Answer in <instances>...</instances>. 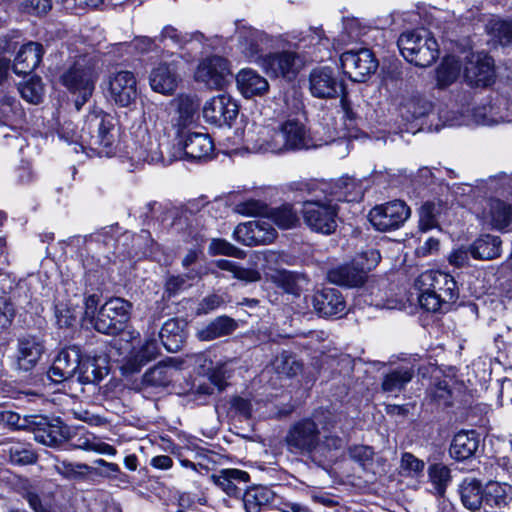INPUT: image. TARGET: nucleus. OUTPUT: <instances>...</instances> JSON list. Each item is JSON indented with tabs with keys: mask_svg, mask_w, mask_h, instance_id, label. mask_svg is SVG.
I'll return each instance as SVG.
<instances>
[{
	"mask_svg": "<svg viewBox=\"0 0 512 512\" xmlns=\"http://www.w3.org/2000/svg\"><path fill=\"white\" fill-rule=\"evenodd\" d=\"M419 290V304L429 312L446 311L459 296L455 279L439 270H427L415 281Z\"/></svg>",
	"mask_w": 512,
	"mask_h": 512,
	"instance_id": "f257e3e1",
	"label": "nucleus"
},
{
	"mask_svg": "<svg viewBox=\"0 0 512 512\" xmlns=\"http://www.w3.org/2000/svg\"><path fill=\"white\" fill-rule=\"evenodd\" d=\"M99 75V59L93 54H82L61 76V83L72 93L78 94L75 100L77 110L91 97Z\"/></svg>",
	"mask_w": 512,
	"mask_h": 512,
	"instance_id": "f03ea898",
	"label": "nucleus"
},
{
	"mask_svg": "<svg viewBox=\"0 0 512 512\" xmlns=\"http://www.w3.org/2000/svg\"><path fill=\"white\" fill-rule=\"evenodd\" d=\"M397 45L402 56L419 67H428L438 58L437 41L424 28L403 32L398 38Z\"/></svg>",
	"mask_w": 512,
	"mask_h": 512,
	"instance_id": "7ed1b4c3",
	"label": "nucleus"
},
{
	"mask_svg": "<svg viewBox=\"0 0 512 512\" xmlns=\"http://www.w3.org/2000/svg\"><path fill=\"white\" fill-rule=\"evenodd\" d=\"M339 206L327 195L323 198L303 202L301 215L309 230L322 235H331L337 229Z\"/></svg>",
	"mask_w": 512,
	"mask_h": 512,
	"instance_id": "20e7f679",
	"label": "nucleus"
},
{
	"mask_svg": "<svg viewBox=\"0 0 512 512\" xmlns=\"http://www.w3.org/2000/svg\"><path fill=\"white\" fill-rule=\"evenodd\" d=\"M86 125L91 132L89 144L100 155L110 157L117 148L115 119L103 111H94L87 116Z\"/></svg>",
	"mask_w": 512,
	"mask_h": 512,
	"instance_id": "39448f33",
	"label": "nucleus"
},
{
	"mask_svg": "<svg viewBox=\"0 0 512 512\" xmlns=\"http://www.w3.org/2000/svg\"><path fill=\"white\" fill-rule=\"evenodd\" d=\"M131 303L122 298H111L99 309L94 328L100 333L116 335L123 331L130 319Z\"/></svg>",
	"mask_w": 512,
	"mask_h": 512,
	"instance_id": "423d86ee",
	"label": "nucleus"
},
{
	"mask_svg": "<svg viewBox=\"0 0 512 512\" xmlns=\"http://www.w3.org/2000/svg\"><path fill=\"white\" fill-rule=\"evenodd\" d=\"M285 441L290 452L300 455H311L320 448V431L313 420L309 418L302 419L291 425Z\"/></svg>",
	"mask_w": 512,
	"mask_h": 512,
	"instance_id": "0eeeda50",
	"label": "nucleus"
},
{
	"mask_svg": "<svg viewBox=\"0 0 512 512\" xmlns=\"http://www.w3.org/2000/svg\"><path fill=\"white\" fill-rule=\"evenodd\" d=\"M247 149L255 153H285L279 124L276 127L253 124L244 134Z\"/></svg>",
	"mask_w": 512,
	"mask_h": 512,
	"instance_id": "6e6552de",
	"label": "nucleus"
},
{
	"mask_svg": "<svg viewBox=\"0 0 512 512\" xmlns=\"http://www.w3.org/2000/svg\"><path fill=\"white\" fill-rule=\"evenodd\" d=\"M340 61L344 73L354 82H364L378 67V61L368 48L346 51Z\"/></svg>",
	"mask_w": 512,
	"mask_h": 512,
	"instance_id": "1a4fd4ad",
	"label": "nucleus"
},
{
	"mask_svg": "<svg viewBox=\"0 0 512 512\" xmlns=\"http://www.w3.org/2000/svg\"><path fill=\"white\" fill-rule=\"evenodd\" d=\"M410 208L401 200L374 207L369 213L371 224L379 231L398 229L410 217Z\"/></svg>",
	"mask_w": 512,
	"mask_h": 512,
	"instance_id": "9d476101",
	"label": "nucleus"
},
{
	"mask_svg": "<svg viewBox=\"0 0 512 512\" xmlns=\"http://www.w3.org/2000/svg\"><path fill=\"white\" fill-rule=\"evenodd\" d=\"M29 432L34 435L35 441L49 447H56L68 439V428L59 419H49L43 415H35L30 422Z\"/></svg>",
	"mask_w": 512,
	"mask_h": 512,
	"instance_id": "9b49d317",
	"label": "nucleus"
},
{
	"mask_svg": "<svg viewBox=\"0 0 512 512\" xmlns=\"http://www.w3.org/2000/svg\"><path fill=\"white\" fill-rule=\"evenodd\" d=\"M238 115L236 101L227 94H219L205 102L203 117L207 123L216 126H230Z\"/></svg>",
	"mask_w": 512,
	"mask_h": 512,
	"instance_id": "f8f14e48",
	"label": "nucleus"
},
{
	"mask_svg": "<svg viewBox=\"0 0 512 512\" xmlns=\"http://www.w3.org/2000/svg\"><path fill=\"white\" fill-rule=\"evenodd\" d=\"M262 66L267 73L275 77L292 80L303 66L300 55L294 51H281L268 54L263 58Z\"/></svg>",
	"mask_w": 512,
	"mask_h": 512,
	"instance_id": "ddd939ff",
	"label": "nucleus"
},
{
	"mask_svg": "<svg viewBox=\"0 0 512 512\" xmlns=\"http://www.w3.org/2000/svg\"><path fill=\"white\" fill-rule=\"evenodd\" d=\"M234 238L246 246L265 245L273 242L277 232L266 220H253L237 225Z\"/></svg>",
	"mask_w": 512,
	"mask_h": 512,
	"instance_id": "4468645a",
	"label": "nucleus"
},
{
	"mask_svg": "<svg viewBox=\"0 0 512 512\" xmlns=\"http://www.w3.org/2000/svg\"><path fill=\"white\" fill-rule=\"evenodd\" d=\"M229 74L228 61L220 56H211L199 63L195 79L210 89H219L223 87Z\"/></svg>",
	"mask_w": 512,
	"mask_h": 512,
	"instance_id": "2eb2a0df",
	"label": "nucleus"
},
{
	"mask_svg": "<svg viewBox=\"0 0 512 512\" xmlns=\"http://www.w3.org/2000/svg\"><path fill=\"white\" fill-rule=\"evenodd\" d=\"M82 360L79 347L63 349L55 358L47 376L55 383L68 381L78 374Z\"/></svg>",
	"mask_w": 512,
	"mask_h": 512,
	"instance_id": "dca6fc26",
	"label": "nucleus"
},
{
	"mask_svg": "<svg viewBox=\"0 0 512 512\" xmlns=\"http://www.w3.org/2000/svg\"><path fill=\"white\" fill-rule=\"evenodd\" d=\"M309 89L317 98H335L344 91V85L330 67H318L311 71Z\"/></svg>",
	"mask_w": 512,
	"mask_h": 512,
	"instance_id": "f3484780",
	"label": "nucleus"
},
{
	"mask_svg": "<svg viewBox=\"0 0 512 512\" xmlns=\"http://www.w3.org/2000/svg\"><path fill=\"white\" fill-rule=\"evenodd\" d=\"M109 93L116 104L128 107L138 97L137 82L130 71H119L109 80Z\"/></svg>",
	"mask_w": 512,
	"mask_h": 512,
	"instance_id": "a211bd4d",
	"label": "nucleus"
},
{
	"mask_svg": "<svg viewBox=\"0 0 512 512\" xmlns=\"http://www.w3.org/2000/svg\"><path fill=\"white\" fill-rule=\"evenodd\" d=\"M464 77L469 85L485 87L494 79L493 59L486 54H473L464 67Z\"/></svg>",
	"mask_w": 512,
	"mask_h": 512,
	"instance_id": "6ab92c4d",
	"label": "nucleus"
},
{
	"mask_svg": "<svg viewBox=\"0 0 512 512\" xmlns=\"http://www.w3.org/2000/svg\"><path fill=\"white\" fill-rule=\"evenodd\" d=\"M44 344L36 336L25 335L17 339L15 363L19 370H32L44 353Z\"/></svg>",
	"mask_w": 512,
	"mask_h": 512,
	"instance_id": "aec40b11",
	"label": "nucleus"
},
{
	"mask_svg": "<svg viewBox=\"0 0 512 512\" xmlns=\"http://www.w3.org/2000/svg\"><path fill=\"white\" fill-rule=\"evenodd\" d=\"M279 127L283 137L285 153L309 149L314 146L308 130L298 119L288 118L279 123Z\"/></svg>",
	"mask_w": 512,
	"mask_h": 512,
	"instance_id": "412c9836",
	"label": "nucleus"
},
{
	"mask_svg": "<svg viewBox=\"0 0 512 512\" xmlns=\"http://www.w3.org/2000/svg\"><path fill=\"white\" fill-rule=\"evenodd\" d=\"M479 217L483 225L502 231L512 223V208L503 200L490 198L485 201Z\"/></svg>",
	"mask_w": 512,
	"mask_h": 512,
	"instance_id": "4be33fe9",
	"label": "nucleus"
},
{
	"mask_svg": "<svg viewBox=\"0 0 512 512\" xmlns=\"http://www.w3.org/2000/svg\"><path fill=\"white\" fill-rule=\"evenodd\" d=\"M312 303L316 312L324 317L341 315L346 308L342 294L335 288H324L316 292Z\"/></svg>",
	"mask_w": 512,
	"mask_h": 512,
	"instance_id": "5701e85b",
	"label": "nucleus"
},
{
	"mask_svg": "<svg viewBox=\"0 0 512 512\" xmlns=\"http://www.w3.org/2000/svg\"><path fill=\"white\" fill-rule=\"evenodd\" d=\"M179 81L180 77L174 64L160 63L152 69L149 76L152 90L163 95H172Z\"/></svg>",
	"mask_w": 512,
	"mask_h": 512,
	"instance_id": "b1692460",
	"label": "nucleus"
},
{
	"mask_svg": "<svg viewBox=\"0 0 512 512\" xmlns=\"http://www.w3.org/2000/svg\"><path fill=\"white\" fill-rule=\"evenodd\" d=\"M236 85L241 95L247 99L262 97L269 91L267 79L251 68L241 69L237 73Z\"/></svg>",
	"mask_w": 512,
	"mask_h": 512,
	"instance_id": "393cba45",
	"label": "nucleus"
},
{
	"mask_svg": "<svg viewBox=\"0 0 512 512\" xmlns=\"http://www.w3.org/2000/svg\"><path fill=\"white\" fill-rule=\"evenodd\" d=\"M458 493L462 505L471 512L485 509L486 485L483 487L480 480L475 477H466L458 486Z\"/></svg>",
	"mask_w": 512,
	"mask_h": 512,
	"instance_id": "a878e982",
	"label": "nucleus"
},
{
	"mask_svg": "<svg viewBox=\"0 0 512 512\" xmlns=\"http://www.w3.org/2000/svg\"><path fill=\"white\" fill-rule=\"evenodd\" d=\"M269 43L268 36L259 30L247 28L239 32V47L242 54L251 62H258Z\"/></svg>",
	"mask_w": 512,
	"mask_h": 512,
	"instance_id": "bb28decb",
	"label": "nucleus"
},
{
	"mask_svg": "<svg viewBox=\"0 0 512 512\" xmlns=\"http://www.w3.org/2000/svg\"><path fill=\"white\" fill-rule=\"evenodd\" d=\"M80 298L58 295L54 301V317L60 328L73 326L79 315Z\"/></svg>",
	"mask_w": 512,
	"mask_h": 512,
	"instance_id": "cd10ccee",
	"label": "nucleus"
},
{
	"mask_svg": "<svg viewBox=\"0 0 512 512\" xmlns=\"http://www.w3.org/2000/svg\"><path fill=\"white\" fill-rule=\"evenodd\" d=\"M43 48L39 43L29 42L18 51L13 65V71L18 75H27L40 64Z\"/></svg>",
	"mask_w": 512,
	"mask_h": 512,
	"instance_id": "c85d7f7f",
	"label": "nucleus"
},
{
	"mask_svg": "<svg viewBox=\"0 0 512 512\" xmlns=\"http://www.w3.org/2000/svg\"><path fill=\"white\" fill-rule=\"evenodd\" d=\"M512 503V485L506 482L489 481L486 483L485 508L495 512H504Z\"/></svg>",
	"mask_w": 512,
	"mask_h": 512,
	"instance_id": "c756f323",
	"label": "nucleus"
},
{
	"mask_svg": "<svg viewBox=\"0 0 512 512\" xmlns=\"http://www.w3.org/2000/svg\"><path fill=\"white\" fill-rule=\"evenodd\" d=\"M0 447L1 455L14 465H30L38 459L36 452L28 443L9 440L0 442Z\"/></svg>",
	"mask_w": 512,
	"mask_h": 512,
	"instance_id": "7c9ffc66",
	"label": "nucleus"
},
{
	"mask_svg": "<svg viewBox=\"0 0 512 512\" xmlns=\"http://www.w3.org/2000/svg\"><path fill=\"white\" fill-rule=\"evenodd\" d=\"M183 151L193 160L209 159L214 152V143L208 134L190 133L183 143Z\"/></svg>",
	"mask_w": 512,
	"mask_h": 512,
	"instance_id": "2f4dec72",
	"label": "nucleus"
},
{
	"mask_svg": "<svg viewBox=\"0 0 512 512\" xmlns=\"http://www.w3.org/2000/svg\"><path fill=\"white\" fill-rule=\"evenodd\" d=\"M211 480L228 496L238 497L240 488L237 484L249 482L250 475L246 471L239 469H222L218 474L211 475Z\"/></svg>",
	"mask_w": 512,
	"mask_h": 512,
	"instance_id": "473e14b6",
	"label": "nucleus"
},
{
	"mask_svg": "<svg viewBox=\"0 0 512 512\" xmlns=\"http://www.w3.org/2000/svg\"><path fill=\"white\" fill-rule=\"evenodd\" d=\"M478 447L479 439L475 431H461L454 436L449 454L453 459L463 461L472 457Z\"/></svg>",
	"mask_w": 512,
	"mask_h": 512,
	"instance_id": "72a5a7b5",
	"label": "nucleus"
},
{
	"mask_svg": "<svg viewBox=\"0 0 512 512\" xmlns=\"http://www.w3.org/2000/svg\"><path fill=\"white\" fill-rule=\"evenodd\" d=\"M108 372L106 358L86 357L81 362L77 379L81 384H98Z\"/></svg>",
	"mask_w": 512,
	"mask_h": 512,
	"instance_id": "f704fd0d",
	"label": "nucleus"
},
{
	"mask_svg": "<svg viewBox=\"0 0 512 512\" xmlns=\"http://www.w3.org/2000/svg\"><path fill=\"white\" fill-rule=\"evenodd\" d=\"M327 196L333 199L334 203L338 202H354L363 196L362 184L354 178L343 177L338 179L331 187V191Z\"/></svg>",
	"mask_w": 512,
	"mask_h": 512,
	"instance_id": "c9c22d12",
	"label": "nucleus"
},
{
	"mask_svg": "<svg viewBox=\"0 0 512 512\" xmlns=\"http://www.w3.org/2000/svg\"><path fill=\"white\" fill-rule=\"evenodd\" d=\"M327 279L340 286L359 287L365 282L366 272L361 267L343 265L329 270Z\"/></svg>",
	"mask_w": 512,
	"mask_h": 512,
	"instance_id": "e433bc0d",
	"label": "nucleus"
},
{
	"mask_svg": "<svg viewBox=\"0 0 512 512\" xmlns=\"http://www.w3.org/2000/svg\"><path fill=\"white\" fill-rule=\"evenodd\" d=\"M159 337L168 352L179 351L185 340L183 323L174 318L167 320L160 330Z\"/></svg>",
	"mask_w": 512,
	"mask_h": 512,
	"instance_id": "4c0bfd02",
	"label": "nucleus"
},
{
	"mask_svg": "<svg viewBox=\"0 0 512 512\" xmlns=\"http://www.w3.org/2000/svg\"><path fill=\"white\" fill-rule=\"evenodd\" d=\"M238 327L237 322L228 316H219L205 327L197 331L201 341H212L220 337L231 335Z\"/></svg>",
	"mask_w": 512,
	"mask_h": 512,
	"instance_id": "58836bf2",
	"label": "nucleus"
},
{
	"mask_svg": "<svg viewBox=\"0 0 512 512\" xmlns=\"http://www.w3.org/2000/svg\"><path fill=\"white\" fill-rule=\"evenodd\" d=\"M502 241L498 236L486 234L470 246V254L477 260H491L500 256Z\"/></svg>",
	"mask_w": 512,
	"mask_h": 512,
	"instance_id": "ea45409f",
	"label": "nucleus"
},
{
	"mask_svg": "<svg viewBox=\"0 0 512 512\" xmlns=\"http://www.w3.org/2000/svg\"><path fill=\"white\" fill-rule=\"evenodd\" d=\"M430 110L431 103L420 95L405 97L399 105V114L407 122L425 116Z\"/></svg>",
	"mask_w": 512,
	"mask_h": 512,
	"instance_id": "a19ab883",
	"label": "nucleus"
},
{
	"mask_svg": "<svg viewBox=\"0 0 512 512\" xmlns=\"http://www.w3.org/2000/svg\"><path fill=\"white\" fill-rule=\"evenodd\" d=\"M412 366H400L387 373L382 381V389L388 393H399L414 377Z\"/></svg>",
	"mask_w": 512,
	"mask_h": 512,
	"instance_id": "79ce46f5",
	"label": "nucleus"
},
{
	"mask_svg": "<svg viewBox=\"0 0 512 512\" xmlns=\"http://www.w3.org/2000/svg\"><path fill=\"white\" fill-rule=\"evenodd\" d=\"M273 499V492L263 486H255L247 489L242 497L246 512H261L262 508L270 504Z\"/></svg>",
	"mask_w": 512,
	"mask_h": 512,
	"instance_id": "37998d69",
	"label": "nucleus"
},
{
	"mask_svg": "<svg viewBox=\"0 0 512 512\" xmlns=\"http://www.w3.org/2000/svg\"><path fill=\"white\" fill-rule=\"evenodd\" d=\"M131 158L137 162H147L150 164H166L171 161L170 158H165L162 145L156 139H151L150 137L145 145L135 148Z\"/></svg>",
	"mask_w": 512,
	"mask_h": 512,
	"instance_id": "c03bdc74",
	"label": "nucleus"
},
{
	"mask_svg": "<svg viewBox=\"0 0 512 512\" xmlns=\"http://www.w3.org/2000/svg\"><path fill=\"white\" fill-rule=\"evenodd\" d=\"M446 208L441 202H426L419 211V227L422 231H427L438 227L443 222V215Z\"/></svg>",
	"mask_w": 512,
	"mask_h": 512,
	"instance_id": "a18cd8bd",
	"label": "nucleus"
},
{
	"mask_svg": "<svg viewBox=\"0 0 512 512\" xmlns=\"http://www.w3.org/2000/svg\"><path fill=\"white\" fill-rule=\"evenodd\" d=\"M428 477L435 494L444 496L447 487L452 481L451 470L443 463H435L428 468Z\"/></svg>",
	"mask_w": 512,
	"mask_h": 512,
	"instance_id": "49530a36",
	"label": "nucleus"
},
{
	"mask_svg": "<svg viewBox=\"0 0 512 512\" xmlns=\"http://www.w3.org/2000/svg\"><path fill=\"white\" fill-rule=\"evenodd\" d=\"M177 114L175 125L184 128L193 121L194 115L199 108L198 101L189 95H180L177 100Z\"/></svg>",
	"mask_w": 512,
	"mask_h": 512,
	"instance_id": "de8ad7c7",
	"label": "nucleus"
},
{
	"mask_svg": "<svg viewBox=\"0 0 512 512\" xmlns=\"http://www.w3.org/2000/svg\"><path fill=\"white\" fill-rule=\"evenodd\" d=\"M158 353L159 348L156 340H146L141 348L128 361L130 370L132 372H138L142 366L154 360Z\"/></svg>",
	"mask_w": 512,
	"mask_h": 512,
	"instance_id": "09e8293b",
	"label": "nucleus"
},
{
	"mask_svg": "<svg viewBox=\"0 0 512 512\" xmlns=\"http://www.w3.org/2000/svg\"><path fill=\"white\" fill-rule=\"evenodd\" d=\"M461 65L455 57H446L437 69V84L446 88L456 81L460 74Z\"/></svg>",
	"mask_w": 512,
	"mask_h": 512,
	"instance_id": "8fccbe9b",
	"label": "nucleus"
},
{
	"mask_svg": "<svg viewBox=\"0 0 512 512\" xmlns=\"http://www.w3.org/2000/svg\"><path fill=\"white\" fill-rule=\"evenodd\" d=\"M215 265L221 270L231 272L234 278H237L241 281L257 282L261 279V274L257 269L244 268L230 260L219 259L215 261Z\"/></svg>",
	"mask_w": 512,
	"mask_h": 512,
	"instance_id": "3c124183",
	"label": "nucleus"
},
{
	"mask_svg": "<svg viewBox=\"0 0 512 512\" xmlns=\"http://www.w3.org/2000/svg\"><path fill=\"white\" fill-rule=\"evenodd\" d=\"M298 45L299 48L307 49L314 47L319 52L324 49L329 53L331 43L321 28H310L305 35L299 39Z\"/></svg>",
	"mask_w": 512,
	"mask_h": 512,
	"instance_id": "603ef678",
	"label": "nucleus"
},
{
	"mask_svg": "<svg viewBox=\"0 0 512 512\" xmlns=\"http://www.w3.org/2000/svg\"><path fill=\"white\" fill-rule=\"evenodd\" d=\"M270 219L282 229H290L296 226L299 219L291 204H284L270 211Z\"/></svg>",
	"mask_w": 512,
	"mask_h": 512,
	"instance_id": "864d4df0",
	"label": "nucleus"
},
{
	"mask_svg": "<svg viewBox=\"0 0 512 512\" xmlns=\"http://www.w3.org/2000/svg\"><path fill=\"white\" fill-rule=\"evenodd\" d=\"M171 382L170 369L166 364L159 363L144 375V383L152 387H166Z\"/></svg>",
	"mask_w": 512,
	"mask_h": 512,
	"instance_id": "5fc2aeb1",
	"label": "nucleus"
},
{
	"mask_svg": "<svg viewBox=\"0 0 512 512\" xmlns=\"http://www.w3.org/2000/svg\"><path fill=\"white\" fill-rule=\"evenodd\" d=\"M54 469L63 477L74 479L83 476L86 473L92 472L94 468L87 464H73L66 460L56 459L54 463Z\"/></svg>",
	"mask_w": 512,
	"mask_h": 512,
	"instance_id": "6e6d98bb",
	"label": "nucleus"
},
{
	"mask_svg": "<svg viewBox=\"0 0 512 512\" xmlns=\"http://www.w3.org/2000/svg\"><path fill=\"white\" fill-rule=\"evenodd\" d=\"M34 417L33 414L21 417L18 413L12 411L0 412V421L17 430L29 431L31 428L30 422L34 420Z\"/></svg>",
	"mask_w": 512,
	"mask_h": 512,
	"instance_id": "4d7b16f0",
	"label": "nucleus"
},
{
	"mask_svg": "<svg viewBox=\"0 0 512 512\" xmlns=\"http://www.w3.org/2000/svg\"><path fill=\"white\" fill-rule=\"evenodd\" d=\"M19 91L25 100L33 104H38L41 101L43 95V86L41 80L39 78H32L24 84L20 85Z\"/></svg>",
	"mask_w": 512,
	"mask_h": 512,
	"instance_id": "13d9d810",
	"label": "nucleus"
},
{
	"mask_svg": "<svg viewBox=\"0 0 512 512\" xmlns=\"http://www.w3.org/2000/svg\"><path fill=\"white\" fill-rule=\"evenodd\" d=\"M212 255H228L236 258H244L245 252L223 239H213L209 245Z\"/></svg>",
	"mask_w": 512,
	"mask_h": 512,
	"instance_id": "bf43d9fd",
	"label": "nucleus"
},
{
	"mask_svg": "<svg viewBox=\"0 0 512 512\" xmlns=\"http://www.w3.org/2000/svg\"><path fill=\"white\" fill-rule=\"evenodd\" d=\"M275 368L279 374L292 377L301 371L302 366L293 357L282 356L276 359Z\"/></svg>",
	"mask_w": 512,
	"mask_h": 512,
	"instance_id": "052dcab7",
	"label": "nucleus"
},
{
	"mask_svg": "<svg viewBox=\"0 0 512 512\" xmlns=\"http://www.w3.org/2000/svg\"><path fill=\"white\" fill-rule=\"evenodd\" d=\"M167 40L171 41L174 47L183 48L190 39L187 34L183 35L176 28L168 25L163 28L159 36L160 42L165 43Z\"/></svg>",
	"mask_w": 512,
	"mask_h": 512,
	"instance_id": "680f3d73",
	"label": "nucleus"
},
{
	"mask_svg": "<svg viewBox=\"0 0 512 512\" xmlns=\"http://www.w3.org/2000/svg\"><path fill=\"white\" fill-rule=\"evenodd\" d=\"M373 455L374 451L369 446L355 445L349 449L350 458L363 467L372 462Z\"/></svg>",
	"mask_w": 512,
	"mask_h": 512,
	"instance_id": "e2e57ef3",
	"label": "nucleus"
},
{
	"mask_svg": "<svg viewBox=\"0 0 512 512\" xmlns=\"http://www.w3.org/2000/svg\"><path fill=\"white\" fill-rule=\"evenodd\" d=\"M266 205L258 200L249 199L236 205L235 211L246 216H256L264 213Z\"/></svg>",
	"mask_w": 512,
	"mask_h": 512,
	"instance_id": "0e129e2a",
	"label": "nucleus"
},
{
	"mask_svg": "<svg viewBox=\"0 0 512 512\" xmlns=\"http://www.w3.org/2000/svg\"><path fill=\"white\" fill-rule=\"evenodd\" d=\"M424 467L425 463L411 453L406 452L401 457V468L409 475L421 473Z\"/></svg>",
	"mask_w": 512,
	"mask_h": 512,
	"instance_id": "69168bd1",
	"label": "nucleus"
},
{
	"mask_svg": "<svg viewBox=\"0 0 512 512\" xmlns=\"http://www.w3.org/2000/svg\"><path fill=\"white\" fill-rule=\"evenodd\" d=\"M196 277V273L193 271L182 275L170 277L166 282V290L170 294H176L180 290L189 286L188 281L193 280Z\"/></svg>",
	"mask_w": 512,
	"mask_h": 512,
	"instance_id": "338daca9",
	"label": "nucleus"
},
{
	"mask_svg": "<svg viewBox=\"0 0 512 512\" xmlns=\"http://www.w3.org/2000/svg\"><path fill=\"white\" fill-rule=\"evenodd\" d=\"M52 8L51 0H27L23 3V9L28 14L43 16Z\"/></svg>",
	"mask_w": 512,
	"mask_h": 512,
	"instance_id": "774afa93",
	"label": "nucleus"
}]
</instances>
